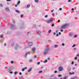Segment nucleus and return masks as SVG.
<instances>
[{
    "instance_id": "3",
    "label": "nucleus",
    "mask_w": 79,
    "mask_h": 79,
    "mask_svg": "<svg viewBox=\"0 0 79 79\" xmlns=\"http://www.w3.org/2000/svg\"><path fill=\"white\" fill-rule=\"evenodd\" d=\"M53 19L52 18L49 21H47V23H52L53 22Z\"/></svg>"
},
{
    "instance_id": "46",
    "label": "nucleus",
    "mask_w": 79,
    "mask_h": 79,
    "mask_svg": "<svg viewBox=\"0 0 79 79\" xmlns=\"http://www.w3.org/2000/svg\"><path fill=\"white\" fill-rule=\"evenodd\" d=\"M6 1H7V2H8V1H11V0H6Z\"/></svg>"
},
{
    "instance_id": "6",
    "label": "nucleus",
    "mask_w": 79,
    "mask_h": 79,
    "mask_svg": "<svg viewBox=\"0 0 79 79\" xmlns=\"http://www.w3.org/2000/svg\"><path fill=\"white\" fill-rule=\"evenodd\" d=\"M6 10L7 11H8V12H9V11H10V10L9 9V8H6Z\"/></svg>"
},
{
    "instance_id": "64",
    "label": "nucleus",
    "mask_w": 79,
    "mask_h": 79,
    "mask_svg": "<svg viewBox=\"0 0 79 79\" xmlns=\"http://www.w3.org/2000/svg\"><path fill=\"white\" fill-rule=\"evenodd\" d=\"M29 32H28L27 33V34H29Z\"/></svg>"
},
{
    "instance_id": "49",
    "label": "nucleus",
    "mask_w": 79,
    "mask_h": 79,
    "mask_svg": "<svg viewBox=\"0 0 79 79\" xmlns=\"http://www.w3.org/2000/svg\"><path fill=\"white\" fill-rule=\"evenodd\" d=\"M71 2V0H69L68 1V2Z\"/></svg>"
},
{
    "instance_id": "54",
    "label": "nucleus",
    "mask_w": 79,
    "mask_h": 79,
    "mask_svg": "<svg viewBox=\"0 0 79 79\" xmlns=\"http://www.w3.org/2000/svg\"><path fill=\"white\" fill-rule=\"evenodd\" d=\"M60 31H61V32H63V30H60Z\"/></svg>"
},
{
    "instance_id": "42",
    "label": "nucleus",
    "mask_w": 79,
    "mask_h": 79,
    "mask_svg": "<svg viewBox=\"0 0 79 79\" xmlns=\"http://www.w3.org/2000/svg\"><path fill=\"white\" fill-rule=\"evenodd\" d=\"M47 17H48V15H46L45 16V18H47Z\"/></svg>"
},
{
    "instance_id": "14",
    "label": "nucleus",
    "mask_w": 79,
    "mask_h": 79,
    "mask_svg": "<svg viewBox=\"0 0 79 79\" xmlns=\"http://www.w3.org/2000/svg\"><path fill=\"white\" fill-rule=\"evenodd\" d=\"M55 48H56V47H58V45H55Z\"/></svg>"
},
{
    "instance_id": "4",
    "label": "nucleus",
    "mask_w": 79,
    "mask_h": 79,
    "mask_svg": "<svg viewBox=\"0 0 79 79\" xmlns=\"http://www.w3.org/2000/svg\"><path fill=\"white\" fill-rule=\"evenodd\" d=\"M32 44H33V43L31 42H29L28 43V45L29 46H31V45H32Z\"/></svg>"
},
{
    "instance_id": "20",
    "label": "nucleus",
    "mask_w": 79,
    "mask_h": 79,
    "mask_svg": "<svg viewBox=\"0 0 79 79\" xmlns=\"http://www.w3.org/2000/svg\"><path fill=\"white\" fill-rule=\"evenodd\" d=\"M48 33H50L51 32H52V30H49V31H48Z\"/></svg>"
},
{
    "instance_id": "58",
    "label": "nucleus",
    "mask_w": 79,
    "mask_h": 79,
    "mask_svg": "<svg viewBox=\"0 0 79 79\" xmlns=\"http://www.w3.org/2000/svg\"><path fill=\"white\" fill-rule=\"evenodd\" d=\"M6 43H5V44H4V46H6Z\"/></svg>"
},
{
    "instance_id": "27",
    "label": "nucleus",
    "mask_w": 79,
    "mask_h": 79,
    "mask_svg": "<svg viewBox=\"0 0 79 79\" xmlns=\"http://www.w3.org/2000/svg\"><path fill=\"white\" fill-rule=\"evenodd\" d=\"M32 61V60L30 59L29 60V62H31Z\"/></svg>"
},
{
    "instance_id": "21",
    "label": "nucleus",
    "mask_w": 79,
    "mask_h": 79,
    "mask_svg": "<svg viewBox=\"0 0 79 79\" xmlns=\"http://www.w3.org/2000/svg\"><path fill=\"white\" fill-rule=\"evenodd\" d=\"M35 2H39V0H35Z\"/></svg>"
},
{
    "instance_id": "47",
    "label": "nucleus",
    "mask_w": 79,
    "mask_h": 79,
    "mask_svg": "<svg viewBox=\"0 0 79 79\" xmlns=\"http://www.w3.org/2000/svg\"><path fill=\"white\" fill-rule=\"evenodd\" d=\"M19 74H20V75H21V74H22V73H19Z\"/></svg>"
},
{
    "instance_id": "45",
    "label": "nucleus",
    "mask_w": 79,
    "mask_h": 79,
    "mask_svg": "<svg viewBox=\"0 0 79 79\" xmlns=\"http://www.w3.org/2000/svg\"><path fill=\"white\" fill-rule=\"evenodd\" d=\"M58 35H59L58 34H57L56 35V37H58Z\"/></svg>"
},
{
    "instance_id": "10",
    "label": "nucleus",
    "mask_w": 79,
    "mask_h": 79,
    "mask_svg": "<svg viewBox=\"0 0 79 79\" xmlns=\"http://www.w3.org/2000/svg\"><path fill=\"white\" fill-rule=\"evenodd\" d=\"M69 74H70V75H71L72 74H74V72H73L72 73H69Z\"/></svg>"
},
{
    "instance_id": "13",
    "label": "nucleus",
    "mask_w": 79,
    "mask_h": 79,
    "mask_svg": "<svg viewBox=\"0 0 79 79\" xmlns=\"http://www.w3.org/2000/svg\"><path fill=\"white\" fill-rule=\"evenodd\" d=\"M18 48V44H17V45L16 47L15 48V49H17V48Z\"/></svg>"
},
{
    "instance_id": "8",
    "label": "nucleus",
    "mask_w": 79,
    "mask_h": 79,
    "mask_svg": "<svg viewBox=\"0 0 79 79\" xmlns=\"http://www.w3.org/2000/svg\"><path fill=\"white\" fill-rule=\"evenodd\" d=\"M27 69V67H25L24 68H23L22 69V71H24L25 69Z\"/></svg>"
},
{
    "instance_id": "18",
    "label": "nucleus",
    "mask_w": 79,
    "mask_h": 79,
    "mask_svg": "<svg viewBox=\"0 0 79 79\" xmlns=\"http://www.w3.org/2000/svg\"><path fill=\"white\" fill-rule=\"evenodd\" d=\"M30 6H31V5H30V4H28V5H27V8H29V7H30Z\"/></svg>"
},
{
    "instance_id": "59",
    "label": "nucleus",
    "mask_w": 79,
    "mask_h": 79,
    "mask_svg": "<svg viewBox=\"0 0 79 79\" xmlns=\"http://www.w3.org/2000/svg\"><path fill=\"white\" fill-rule=\"evenodd\" d=\"M11 27H13V25H11Z\"/></svg>"
},
{
    "instance_id": "56",
    "label": "nucleus",
    "mask_w": 79,
    "mask_h": 79,
    "mask_svg": "<svg viewBox=\"0 0 79 79\" xmlns=\"http://www.w3.org/2000/svg\"><path fill=\"white\" fill-rule=\"evenodd\" d=\"M59 35H61V32H59Z\"/></svg>"
},
{
    "instance_id": "7",
    "label": "nucleus",
    "mask_w": 79,
    "mask_h": 79,
    "mask_svg": "<svg viewBox=\"0 0 79 79\" xmlns=\"http://www.w3.org/2000/svg\"><path fill=\"white\" fill-rule=\"evenodd\" d=\"M30 53V52H28L26 54V55L25 56V58H26V56L27 55V54H29Z\"/></svg>"
},
{
    "instance_id": "15",
    "label": "nucleus",
    "mask_w": 79,
    "mask_h": 79,
    "mask_svg": "<svg viewBox=\"0 0 79 79\" xmlns=\"http://www.w3.org/2000/svg\"><path fill=\"white\" fill-rule=\"evenodd\" d=\"M47 62V60H46L45 61H44V63H45Z\"/></svg>"
},
{
    "instance_id": "26",
    "label": "nucleus",
    "mask_w": 79,
    "mask_h": 79,
    "mask_svg": "<svg viewBox=\"0 0 79 79\" xmlns=\"http://www.w3.org/2000/svg\"><path fill=\"white\" fill-rule=\"evenodd\" d=\"M76 46V44H74L73 46L72 47H74Z\"/></svg>"
},
{
    "instance_id": "34",
    "label": "nucleus",
    "mask_w": 79,
    "mask_h": 79,
    "mask_svg": "<svg viewBox=\"0 0 79 79\" xmlns=\"http://www.w3.org/2000/svg\"><path fill=\"white\" fill-rule=\"evenodd\" d=\"M37 34H38V35H40V33H37Z\"/></svg>"
},
{
    "instance_id": "57",
    "label": "nucleus",
    "mask_w": 79,
    "mask_h": 79,
    "mask_svg": "<svg viewBox=\"0 0 79 79\" xmlns=\"http://www.w3.org/2000/svg\"><path fill=\"white\" fill-rule=\"evenodd\" d=\"M75 66H77V64H75Z\"/></svg>"
},
{
    "instance_id": "62",
    "label": "nucleus",
    "mask_w": 79,
    "mask_h": 79,
    "mask_svg": "<svg viewBox=\"0 0 79 79\" xmlns=\"http://www.w3.org/2000/svg\"><path fill=\"white\" fill-rule=\"evenodd\" d=\"M73 69H75V68H73Z\"/></svg>"
},
{
    "instance_id": "44",
    "label": "nucleus",
    "mask_w": 79,
    "mask_h": 79,
    "mask_svg": "<svg viewBox=\"0 0 79 79\" xmlns=\"http://www.w3.org/2000/svg\"><path fill=\"white\" fill-rule=\"evenodd\" d=\"M62 10V9L61 8H60L59 9V10Z\"/></svg>"
},
{
    "instance_id": "50",
    "label": "nucleus",
    "mask_w": 79,
    "mask_h": 79,
    "mask_svg": "<svg viewBox=\"0 0 79 79\" xmlns=\"http://www.w3.org/2000/svg\"><path fill=\"white\" fill-rule=\"evenodd\" d=\"M74 8H72V10H72V11H73V10H74Z\"/></svg>"
},
{
    "instance_id": "40",
    "label": "nucleus",
    "mask_w": 79,
    "mask_h": 79,
    "mask_svg": "<svg viewBox=\"0 0 79 79\" xmlns=\"http://www.w3.org/2000/svg\"><path fill=\"white\" fill-rule=\"evenodd\" d=\"M77 37V35H75L74 36V37Z\"/></svg>"
},
{
    "instance_id": "17",
    "label": "nucleus",
    "mask_w": 79,
    "mask_h": 79,
    "mask_svg": "<svg viewBox=\"0 0 79 79\" xmlns=\"http://www.w3.org/2000/svg\"><path fill=\"white\" fill-rule=\"evenodd\" d=\"M31 69H29L28 70V72H30V71H31Z\"/></svg>"
},
{
    "instance_id": "2",
    "label": "nucleus",
    "mask_w": 79,
    "mask_h": 79,
    "mask_svg": "<svg viewBox=\"0 0 79 79\" xmlns=\"http://www.w3.org/2000/svg\"><path fill=\"white\" fill-rule=\"evenodd\" d=\"M68 26V24H65L64 25L61 26L60 29L61 30L63 29H65Z\"/></svg>"
},
{
    "instance_id": "37",
    "label": "nucleus",
    "mask_w": 79,
    "mask_h": 79,
    "mask_svg": "<svg viewBox=\"0 0 79 79\" xmlns=\"http://www.w3.org/2000/svg\"><path fill=\"white\" fill-rule=\"evenodd\" d=\"M62 46H64V44H62Z\"/></svg>"
},
{
    "instance_id": "48",
    "label": "nucleus",
    "mask_w": 79,
    "mask_h": 79,
    "mask_svg": "<svg viewBox=\"0 0 79 79\" xmlns=\"http://www.w3.org/2000/svg\"><path fill=\"white\" fill-rule=\"evenodd\" d=\"M51 12V13H53V10H52Z\"/></svg>"
},
{
    "instance_id": "41",
    "label": "nucleus",
    "mask_w": 79,
    "mask_h": 79,
    "mask_svg": "<svg viewBox=\"0 0 79 79\" xmlns=\"http://www.w3.org/2000/svg\"><path fill=\"white\" fill-rule=\"evenodd\" d=\"M11 63H12V64L13 63V61H11Z\"/></svg>"
},
{
    "instance_id": "28",
    "label": "nucleus",
    "mask_w": 79,
    "mask_h": 79,
    "mask_svg": "<svg viewBox=\"0 0 79 79\" xmlns=\"http://www.w3.org/2000/svg\"><path fill=\"white\" fill-rule=\"evenodd\" d=\"M42 73V71H40L39 72V73Z\"/></svg>"
},
{
    "instance_id": "5",
    "label": "nucleus",
    "mask_w": 79,
    "mask_h": 79,
    "mask_svg": "<svg viewBox=\"0 0 79 79\" xmlns=\"http://www.w3.org/2000/svg\"><path fill=\"white\" fill-rule=\"evenodd\" d=\"M59 71H63V68L61 67H59Z\"/></svg>"
},
{
    "instance_id": "9",
    "label": "nucleus",
    "mask_w": 79,
    "mask_h": 79,
    "mask_svg": "<svg viewBox=\"0 0 79 79\" xmlns=\"http://www.w3.org/2000/svg\"><path fill=\"white\" fill-rule=\"evenodd\" d=\"M35 48H32V51H35Z\"/></svg>"
},
{
    "instance_id": "30",
    "label": "nucleus",
    "mask_w": 79,
    "mask_h": 79,
    "mask_svg": "<svg viewBox=\"0 0 79 79\" xmlns=\"http://www.w3.org/2000/svg\"><path fill=\"white\" fill-rule=\"evenodd\" d=\"M23 15H20L21 18H22V17H23Z\"/></svg>"
},
{
    "instance_id": "19",
    "label": "nucleus",
    "mask_w": 79,
    "mask_h": 79,
    "mask_svg": "<svg viewBox=\"0 0 79 79\" xmlns=\"http://www.w3.org/2000/svg\"><path fill=\"white\" fill-rule=\"evenodd\" d=\"M16 12L17 13H19V10H16Z\"/></svg>"
},
{
    "instance_id": "39",
    "label": "nucleus",
    "mask_w": 79,
    "mask_h": 79,
    "mask_svg": "<svg viewBox=\"0 0 79 79\" xmlns=\"http://www.w3.org/2000/svg\"><path fill=\"white\" fill-rule=\"evenodd\" d=\"M54 24H52V27H53V26H54Z\"/></svg>"
},
{
    "instance_id": "35",
    "label": "nucleus",
    "mask_w": 79,
    "mask_h": 79,
    "mask_svg": "<svg viewBox=\"0 0 79 79\" xmlns=\"http://www.w3.org/2000/svg\"><path fill=\"white\" fill-rule=\"evenodd\" d=\"M57 73V71H54V73Z\"/></svg>"
},
{
    "instance_id": "22",
    "label": "nucleus",
    "mask_w": 79,
    "mask_h": 79,
    "mask_svg": "<svg viewBox=\"0 0 79 79\" xmlns=\"http://www.w3.org/2000/svg\"><path fill=\"white\" fill-rule=\"evenodd\" d=\"M69 35H70V36H72V33H70L69 34Z\"/></svg>"
},
{
    "instance_id": "53",
    "label": "nucleus",
    "mask_w": 79,
    "mask_h": 79,
    "mask_svg": "<svg viewBox=\"0 0 79 79\" xmlns=\"http://www.w3.org/2000/svg\"><path fill=\"white\" fill-rule=\"evenodd\" d=\"M10 74H12V73H13V72H10Z\"/></svg>"
},
{
    "instance_id": "29",
    "label": "nucleus",
    "mask_w": 79,
    "mask_h": 79,
    "mask_svg": "<svg viewBox=\"0 0 79 79\" xmlns=\"http://www.w3.org/2000/svg\"><path fill=\"white\" fill-rule=\"evenodd\" d=\"M17 73V72H15L14 73L15 74V75Z\"/></svg>"
},
{
    "instance_id": "16",
    "label": "nucleus",
    "mask_w": 79,
    "mask_h": 79,
    "mask_svg": "<svg viewBox=\"0 0 79 79\" xmlns=\"http://www.w3.org/2000/svg\"><path fill=\"white\" fill-rule=\"evenodd\" d=\"M20 1H19V2H17V5H19V3H20Z\"/></svg>"
},
{
    "instance_id": "32",
    "label": "nucleus",
    "mask_w": 79,
    "mask_h": 79,
    "mask_svg": "<svg viewBox=\"0 0 79 79\" xmlns=\"http://www.w3.org/2000/svg\"><path fill=\"white\" fill-rule=\"evenodd\" d=\"M58 30H56V33H58Z\"/></svg>"
},
{
    "instance_id": "25",
    "label": "nucleus",
    "mask_w": 79,
    "mask_h": 79,
    "mask_svg": "<svg viewBox=\"0 0 79 79\" xmlns=\"http://www.w3.org/2000/svg\"><path fill=\"white\" fill-rule=\"evenodd\" d=\"M74 59H75V60H77V57H75Z\"/></svg>"
},
{
    "instance_id": "38",
    "label": "nucleus",
    "mask_w": 79,
    "mask_h": 79,
    "mask_svg": "<svg viewBox=\"0 0 79 79\" xmlns=\"http://www.w3.org/2000/svg\"><path fill=\"white\" fill-rule=\"evenodd\" d=\"M15 7H17V6H18V5L17 4H16L15 5Z\"/></svg>"
},
{
    "instance_id": "23",
    "label": "nucleus",
    "mask_w": 79,
    "mask_h": 79,
    "mask_svg": "<svg viewBox=\"0 0 79 79\" xmlns=\"http://www.w3.org/2000/svg\"><path fill=\"white\" fill-rule=\"evenodd\" d=\"M61 76H62V75H58V77H61Z\"/></svg>"
},
{
    "instance_id": "24",
    "label": "nucleus",
    "mask_w": 79,
    "mask_h": 79,
    "mask_svg": "<svg viewBox=\"0 0 79 79\" xmlns=\"http://www.w3.org/2000/svg\"><path fill=\"white\" fill-rule=\"evenodd\" d=\"M0 6H3V5H2V4H0Z\"/></svg>"
},
{
    "instance_id": "36",
    "label": "nucleus",
    "mask_w": 79,
    "mask_h": 79,
    "mask_svg": "<svg viewBox=\"0 0 79 79\" xmlns=\"http://www.w3.org/2000/svg\"><path fill=\"white\" fill-rule=\"evenodd\" d=\"M74 64V61H72V64Z\"/></svg>"
},
{
    "instance_id": "33",
    "label": "nucleus",
    "mask_w": 79,
    "mask_h": 79,
    "mask_svg": "<svg viewBox=\"0 0 79 79\" xmlns=\"http://www.w3.org/2000/svg\"><path fill=\"white\" fill-rule=\"evenodd\" d=\"M1 38H2V37H3V35H1Z\"/></svg>"
},
{
    "instance_id": "43",
    "label": "nucleus",
    "mask_w": 79,
    "mask_h": 79,
    "mask_svg": "<svg viewBox=\"0 0 79 79\" xmlns=\"http://www.w3.org/2000/svg\"><path fill=\"white\" fill-rule=\"evenodd\" d=\"M74 50H76V48H74Z\"/></svg>"
},
{
    "instance_id": "60",
    "label": "nucleus",
    "mask_w": 79,
    "mask_h": 79,
    "mask_svg": "<svg viewBox=\"0 0 79 79\" xmlns=\"http://www.w3.org/2000/svg\"><path fill=\"white\" fill-rule=\"evenodd\" d=\"M79 54H78L77 55V56H79Z\"/></svg>"
},
{
    "instance_id": "52",
    "label": "nucleus",
    "mask_w": 79,
    "mask_h": 79,
    "mask_svg": "<svg viewBox=\"0 0 79 79\" xmlns=\"http://www.w3.org/2000/svg\"><path fill=\"white\" fill-rule=\"evenodd\" d=\"M40 64V62H38L37 63V64Z\"/></svg>"
},
{
    "instance_id": "12",
    "label": "nucleus",
    "mask_w": 79,
    "mask_h": 79,
    "mask_svg": "<svg viewBox=\"0 0 79 79\" xmlns=\"http://www.w3.org/2000/svg\"><path fill=\"white\" fill-rule=\"evenodd\" d=\"M76 78H77V77H76L72 78L71 79H76Z\"/></svg>"
},
{
    "instance_id": "1",
    "label": "nucleus",
    "mask_w": 79,
    "mask_h": 79,
    "mask_svg": "<svg viewBox=\"0 0 79 79\" xmlns=\"http://www.w3.org/2000/svg\"><path fill=\"white\" fill-rule=\"evenodd\" d=\"M48 50H49V48H46L44 52V55H47V54L48 53Z\"/></svg>"
},
{
    "instance_id": "55",
    "label": "nucleus",
    "mask_w": 79,
    "mask_h": 79,
    "mask_svg": "<svg viewBox=\"0 0 79 79\" xmlns=\"http://www.w3.org/2000/svg\"><path fill=\"white\" fill-rule=\"evenodd\" d=\"M53 35H55V32H54L53 33Z\"/></svg>"
},
{
    "instance_id": "31",
    "label": "nucleus",
    "mask_w": 79,
    "mask_h": 79,
    "mask_svg": "<svg viewBox=\"0 0 79 79\" xmlns=\"http://www.w3.org/2000/svg\"><path fill=\"white\" fill-rule=\"evenodd\" d=\"M36 56H34V58H36Z\"/></svg>"
},
{
    "instance_id": "61",
    "label": "nucleus",
    "mask_w": 79,
    "mask_h": 79,
    "mask_svg": "<svg viewBox=\"0 0 79 79\" xmlns=\"http://www.w3.org/2000/svg\"><path fill=\"white\" fill-rule=\"evenodd\" d=\"M52 79H56V78H52Z\"/></svg>"
},
{
    "instance_id": "51",
    "label": "nucleus",
    "mask_w": 79,
    "mask_h": 79,
    "mask_svg": "<svg viewBox=\"0 0 79 79\" xmlns=\"http://www.w3.org/2000/svg\"><path fill=\"white\" fill-rule=\"evenodd\" d=\"M58 23H60V20H58Z\"/></svg>"
},
{
    "instance_id": "11",
    "label": "nucleus",
    "mask_w": 79,
    "mask_h": 79,
    "mask_svg": "<svg viewBox=\"0 0 79 79\" xmlns=\"http://www.w3.org/2000/svg\"><path fill=\"white\" fill-rule=\"evenodd\" d=\"M63 79H68V77H67V76L64 77Z\"/></svg>"
},
{
    "instance_id": "63",
    "label": "nucleus",
    "mask_w": 79,
    "mask_h": 79,
    "mask_svg": "<svg viewBox=\"0 0 79 79\" xmlns=\"http://www.w3.org/2000/svg\"><path fill=\"white\" fill-rule=\"evenodd\" d=\"M14 45V43L12 44V45Z\"/></svg>"
}]
</instances>
